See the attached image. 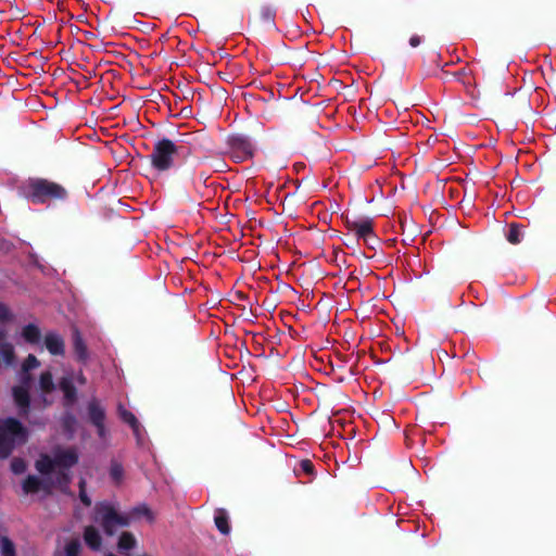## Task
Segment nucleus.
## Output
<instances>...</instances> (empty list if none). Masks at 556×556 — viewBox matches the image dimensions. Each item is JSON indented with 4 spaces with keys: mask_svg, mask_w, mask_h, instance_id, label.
<instances>
[{
    "mask_svg": "<svg viewBox=\"0 0 556 556\" xmlns=\"http://www.w3.org/2000/svg\"><path fill=\"white\" fill-rule=\"evenodd\" d=\"M77 462L78 453L74 448L58 447L51 455H41L36 462V469L41 475V478L28 476L23 483L24 492H50L53 488L65 491L72 480L70 469Z\"/></svg>",
    "mask_w": 556,
    "mask_h": 556,
    "instance_id": "obj_1",
    "label": "nucleus"
},
{
    "mask_svg": "<svg viewBox=\"0 0 556 556\" xmlns=\"http://www.w3.org/2000/svg\"><path fill=\"white\" fill-rule=\"evenodd\" d=\"M27 430L14 418L0 419V458H7L16 445L25 443Z\"/></svg>",
    "mask_w": 556,
    "mask_h": 556,
    "instance_id": "obj_2",
    "label": "nucleus"
},
{
    "mask_svg": "<svg viewBox=\"0 0 556 556\" xmlns=\"http://www.w3.org/2000/svg\"><path fill=\"white\" fill-rule=\"evenodd\" d=\"M93 520L99 523L106 535L112 536L116 528L127 527L130 518L118 511L116 506L110 502L97 503L93 509Z\"/></svg>",
    "mask_w": 556,
    "mask_h": 556,
    "instance_id": "obj_3",
    "label": "nucleus"
},
{
    "mask_svg": "<svg viewBox=\"0 0 556 556\" xmlns=\"http://www.w3.org/2000/svg\"><path fill=\"white\" fill-rule=\"evenodd\" d=\"M40 366L39 361L33 354H29L22 365L24 372L22 377V384L13 388L14 402L18 408V413L22 416H26L29 410V386L30 376L27 374L29 370L38 368Z\"/></svg>",
    "mask_w": 556,
    "mask_h": 556,
    "instance_id": "obj_4",
    "label": "nucleus"
},
{
    "mask_svg": "<svg viewBox=\"0 0 556 556\" xmlns=\"http://www.w3.org/2000/svg\"><path fill=\"white\" fill-rule=\"evenodd\" d=\"M28 197L34 202H45L49 198L64 199L66 190L61 185L42 178H30L26 184Z\"/></svg>",
    "mask_w": 556,
    "mask_h": 556,
    "instance_id": "obj_5",
    "label": "nucleus"
},
{
    "mask_svg": "<svg viewBox=\"0 0 556 556\" xmlns=\"http://www.w3.org/2000/svg\"><path fill=\"white\" fill-rule=\"evenodd\" d=\"M177 156L178 148L173 141H155L150 159L156 169L166 170L173 166Z\"/></svg>",
    "mask_w": 556,
    "mask_h": 556,
    "instance_id": "obj_6",
    "label": "nucleus"
},
{
    "mask_svg": "<svg viewBox=\"0 0 556 556\" xmlns=\"http://www.w3.org/2000/svg\"><path fill=\"white\" fill-rule=\"evenodd\" d=\"M346 225L349 229L358 238L364 239L366 243L374 240L372 235V220L369 217H346Z\"/></svg>",
    "mask_w": 556,
    "mask_h": 556,
    "instance_id": "obj_7",
    "label": "nucleus"
},
{
    "mask_svg": "<svg viewBox=\"0 0 556 556\" xmlns=\"http://www.w3.org/2000/svg\"><path fill=\"white\" fill-rule=\"evenodd\" d=\"M224 152L238 162L245 161L253 156L254 149L251 141H226Z\"/></svg>",
    "mask_w": 556,
    "mask_h": 556,
    "instance_id": "obj_8",
    "label": "nucleus"
},
{
    "mask_svg": "<svg viewBox=\"0 0 556 556\" xmlns=\"http://www.w3.org/2000/svg\"><path fill=\"white\" fill-rule=\"evenodd\" d=\"M45 345L52 355H63L65 353L64 341L55 332H49L45 337Z\"/></svg>",
    "mask_w": 556,
    "mask_h": 556,
    "instance_id": "obj_9",
    "label": "nucleus"
},
{
    "mask_svg": "<svg viewBox=\"0 0 556 556\" xmlns=\"http://www.w3.org/2000/svg\"><path fill=\"white\" fill-rule=\"evenodd\" d=\"M84 540H85L86 544L94 551L100 549V547L102 545L101 535H100L98 529H96L93 526H87L85 528Z\"/></svg>",
    "mask_w": 556,
    "mask_h": 556,
    "instance_id": "obj_10",
    "label": "nucleus"
},
{
    "mask_svg": "<svg viewBox=\"0 0 556 556\" xmlns=\"http://www.w3.org/2000/svg\"><path fill=\"white\" fill-rule=\"evenodd\" d=\"M22 336L27 342L35 344L40 341L41 332L36 325L29 324L23 328Z\"/></svg>",
    "mask_w": 556,
    "mask_h": 556,
    "instance_id": "obj_11",
    "label": "nucleus"
},
{
    "mask_svg": "<svg viewBox=\"0 0 556 556\" xmlns=\"http://www.w3.org/2000/svg\"><path fill=\"white\" fill-rule=\"evenodd\" d=\"M89 417L93 425H100L104 419V410L97 401H91L88 406Z\"/></svg>",
    "mask_w": 556,
    "mask_h": 556,
    "instance_id": "obj_12",
    "label": "nucleus"
},
{
    "mask_svg": "<svg viewBox=\"0 0 556 556\" xmlns=\"http://www.w3.org/2000/svg\"><path fill=\"white\" fill-rule=\"evenodd\" d=\"M60 388L63 391L66 401L68 403H73L76 399V390L73 386L72 379L67 377L62 378L60 381Z\"/></svg>",
    "mask_w": 556,
    "mask_h": 556,
    "instance_id": "obj_13",
    "label": "nucleus"
},
{
    "mask_svg": "<svg viewBox=\"0 0 556 556\" xmlns=\"http://www.w3.org/2000/svg\"><path fill=\"white\" fill-rule=\"evenodd\" d=\"M214 520H215V525H216L217 529L223 534H228L230 532V527L228 525V517L224 509H218L216 511Z\"/></svg>",
    "mask_w": 556,
    "mask_h": 556,
    "instance_id": "obj_14",
    "label": "nucleus"
},
{
    "mask_svg": "<svg viewBox=\"0 0 556 556\" xmlns=\"http://www.w3.org/2000/svg\"><path fill=\"white\" fill-rule=\"evenodd\" d=\"M74 340V350L79 359H85L87 357L86 346L84 344L83 338L77 329L73 332Z\"/></svg>",
    "mask_w": 556,
    "mask_h": 556,
    "instance_id": "obj_15",
    "label": "nucleus"
},
{
    "mask_svg": "<svg viewBox=\"0 0 556 556\" xmlns=\"http://www.w3.org/2000/svg\"><path fill=\"white\" fill-rule=\"evenodd\" d=\"M0 356L7 365H12L14 363L13 345L7 341L0 342Z\"/></svg>",
    "mask_w": 556,
    "mask_h": 556,
    "instance_id": "obj_16",
    "label": "nucleus"
},
{
    "mask_svg": "<svg viewBox=\"0 0 556 556\" xmlns=\"http://www.w3.org/2000/svg\"><path fill=\"white\" fill-rule=\"evenodd\" d=\"M39 388L45 394L54 390L55 386L50 371H45L40 375Z\"/></svg>",
    "mask_w": 556,
    "mask_h": 556,
    "instance_id": "obj_17",
    "label": "nucleus"
},
{
    "mask_svg": "<svg viewBox=\"0 0 556 556\" xmlns=\"http://www.w3.org/2000/svg\"><path fill=\"white\" fill-rule=\"evenodd\" d=\"M119 416L125 422H127L132 428L135 434L138 435L139 422L135 415L128 412L127 409L119 407Z\"/></svg>",
    "mask_w": 556,
    "mask_h": 556,
    "instance_id": "obj_18",
    "label": "nucleus"
},
{
    "mask_svg": "<svg viewBox=\"0 0 556 556\" xmlns=\"http://www.w3.org/2000/svg\"><path fill=\"white\" fill-rule=\"evenodd\" d=\"M137 544L135 536L130 532H123L118 540V548L126 551L134 548Z\"/></svg>",
    "mask_w": 556,
    "mask_h": 556,
    "instance_id": "obj_19",
    "label": "nucleus"
},
{
    "mask_svg": "<svg viewBox=\"0 0 556 556\" xmlns=\"http://www.w3.org/2000/svg\"><path fill=\"white\" fill-rule=\"evenodd\" d=\"M81 544L79 540L73 539L66 542L64 546V556H79Z\"/></svg>",
    "mask_w": 556,
    "mask_h": 556,
    "instance_id": "obj_20",
    "label": "nucleus"
},
{
    "mask_svg": "<svg viewBox=\"0 0 556 556\" xmlns=\"http://www.w3.org/2000/svg\"><path fill=\"white\" fill-rule=\"evenodd\" d=\"M0 553L2 556H15V547L5 535L0 536Z\"/></svg>",
    "mask_w": 556,
    "mask_h": 556,
    "instance_id": "obj_21",
    "label": "nucleus"
},
{
    "mask_svg": "<svg viewBox=\"0 0 556 556\" xmlns=\"http://www.w3.org/2000/svg\"><path fill=\"white\" fill-rule=\"evenodd\" d=\"M275 16H276V11L274 9H271L270 7H263L261 9V17L267 24L274 25Z\"/></svg>",
    "mask_w": 556,
    "mask_h": 556,
    "instance_id": "obj_22",
    "label": "nucleus"
},
{
    "mask_svg": "<svg viewBox=\"0 0 556 556\" xmlns=\"http://www.w3.org/2000/svg\"><path fill=\"white\" fill-rule=\"evenodd\" d=\"M131 515L136 517L146 516L150 522H152L154 519L151 510L146 505L135 507L131 511Z\"/></svg>",
    "mask_w": 556,
    "mask_h": 556,
    "instance_id": "obj_23",
    "label": "nucleus"
},
{
    "mask_svg": "<svg viewBox=\"0 0 556 556\" xmlns=\"http://www.w3.org/2000/svg\"><path fill=\"white\" fill-rule=\"evenodd\" d=\"M521 232L519 228L516 225H511L507 235V240L513 243L517 244L520 242Z\"/></svg>",
    "mask_w": 556,
    "mask_h": 556,
    "instance_id": "obj_24",
    "label": "nucleus"
},
{
    "mask_svg": "<svg viewBox=\"0 0 556 556\" xmlns=\"http://www.w3.org/2000/svg\"><path fill=\"white\" fill-rule=\"evenodd\" d=\"M11 469L14 473H22L25 471L26 469V464L23 459L21 458H14L12 462H11Z\"/></svg>",
    "mask_w": 556,
    "mask_h": 556,
    "instance_id": "obj_25",
    "label": "nucleus"
},
{
    "mask_svg": "<svg viewBox=\"0 0 556 556\" xmlns=\"http://www.w3.org/2000/svg\"><path fill=\"white\" fill-rule=\"evenodd\" d=\"M110 475L113 480L118 482L123 477V467L117 463L112 464Z\"/></svg>",
    "mask_w": 556,
    "mask_h": 556,
    "instance_id": "obj_26",
    "label": "nucleus"
},
{
    "mask_svg": "<svg viewBox=\"0 0 556 556\" xmlns=\"http://www.w3.org/2000/svg\"><path fill=\"white\" fill-rule=\"evenodd\" d=\"M13 318V314L10 308L0 302V321H9Z\"/></svg>",
    "mask_w": 556,
    "mask_h": 556,
    "instance_id": "obj_27",
    "label": "nucleus"
},
{
    "mask_svg": "<svg viewBox=\"0 0 556 556\" xmlns=\"http://www.w3.org/2000/svg\"><path fill=\"white\" fill-rule=\"evenodd\" d=\"M79 497H80V501H81L86 506H90V505H91V498L87 495L86 491H80V492H79Z\"/></svg>",
    "mask_w": 556,
    "mask_h": 556,
    "instance_id": "obj_28",
    "label": "nucleus"
},
{
    "mask_svg": "<svg viewBox=\"0 0 556 556\" xmlns=\"http://www.w3.org/2000/svg\"><path fill=\"white\" fill-rule=\"evenodd\" d=\"M420 43H421V38H420L418 35H413V36L409 38V45H410L413 48L418 47Z\"/></svg>",
    "mask_w": 556,
    "mask_h": 556,
    "instance_id": "obj_29",
    "label": "nucleus"
},
{
    "mask_svg": "<svg viewBox=\"0 0 556 556\" xmlns=\"http://www.w3.org/2000/svg\"><path fill=\"white\" fill-rule=\"evenodd\" d=\"M98 429V434L103 438L104 437V432H105V429H104V426H103V422H100V425H94Z\"/></svg>",
    "mask_w": 556,
    "mask_h": 556,
    "instance_id": "obj_30",
    "label": "nucleus"
},
{
    "mask_svg": "<svg viewBox=\"0 0 556 556\" xmlns=\"http://www.w3.org/2000/svg\"><path fill=\"white\" fill-rule=\"evenodd\" d=\"M80 491H86V480L85 479H80V481H79V492Z\"/></svg>",
    "mask_w": 556,
    "mask_h": 556,
    "instance_id": "obj_31",
    "label": "nucleus"
},
{
    "mask_svg": "<svg viewBox=\"0 0 556 556\" xmlns=\"http://www.w3.org/2000/svg\"><path fill=\"white\" fill-rule=\"evenodd\" d=\"M302 466H303V469H304V470H306V471H308V470H309V468H311V464H309V462H307V460H306V462H303Z\"/></svg>",
    "mask_w": 556,
    "mask_h": 556,
    "instance_id": "obj_32",
    "label": "nucleus"
},
{
    "mask_svg": "<svg viewBox=\"0 0 556 556\" xmlns=\"http://www.w3.org/2000/svg\"><path fill=\"white\" fill-rule=\"evenodd\" d=\"M97 135L94 130L91 134L86 135V139L91 140L93 136Z\"/></svg>",
    "mask_w": 556,
    "mask_h": 556,
    "instance_id": "obj_33",
    "label": "nucleus"
},
{
    "mask_svg": "<svg viewBox=\"0 0 556 556\" xmlns=\"http://www.w3.org/2000/svg\"><path fill=\"white\" fill-rule=\"evenodd\" d=\"M78 380L80 383H85V378L83 375H79Z\"/></svg>",
    "mask_w": 556,
    "mask_h": 556,
    "instance_id": "obj_34",
    "label": "nucleus"
},
{
    "mask_svg": "<svg viewBox=\"0 0 556 556\" xmlns=\"http://www.w3.org/2000/svg\"><path fill=\"white\" fill-rule=\"evenodd\" d=\"M3 338H4V332L0 331V342H3Z\"/></svg>",
    "mask_w": 556,
    "mask_h": 556,
    "instance_id": "obj_35",
    "label": "nucleus"
},
{
    "mask_svg": "<svg viewBox=\"0 0 556 556\" xmlns=\"http://www.w3.org/2000/svg\"><path fill=\"white\" fill-rule=\"evenodd\" d=\"M115 139H125V135L123 134V135H121L118 137L116 136Z\"/></svg>",
    "mask_w": 556,
    "mask_h": 556,
    "instance_id": "obj_36",
    "label": "nucleus"
},
{
    "mask_svg": "<svg viewBox=\"0 0 556 556\" xmlns=\"http://www.w3.org/2000/svg\"><path fill=\"white\" fill-rule=\"evenodd\" d=\"M228 139L235 140V139H241V138H240V137H233V136H231V137H229Z\"/></svg>",
    "mask_w": 556,
    "mask_h": 556,
    "instance_id": "obj_37",
    "label": "nucleus"
},
{
    "mask_svg": "<svg viewBox=\"0 0 556 556\" xmlns=\"http://www.w3.org/2000/svg\"><path fill=\"white\" fill-rule=\"evenodd\" d=\"M432 137H433V134L429 135L427 139H428V140H431V139H432Z\"/></svg>",
    "mask_w": 556,
    "mask_h": 556,
    "instance_id": "obj_38",
    "label": "nucleus"
},
{
    "mask_svg": "<svg viewBox=\"0 0 556 556\" xmlns=\"http://www.w3.org/2000/svg\"><path fill=\"white\" fill-rule=\"evenodd\" d=\"M0 536H3V534H2V528H1V527H0Z\"/></svg>",
    "mask_w": 556,
    "mask_h": 556,
    "instance_id": "obj_39",
    "label": "nucleus"
}]
</instances>
